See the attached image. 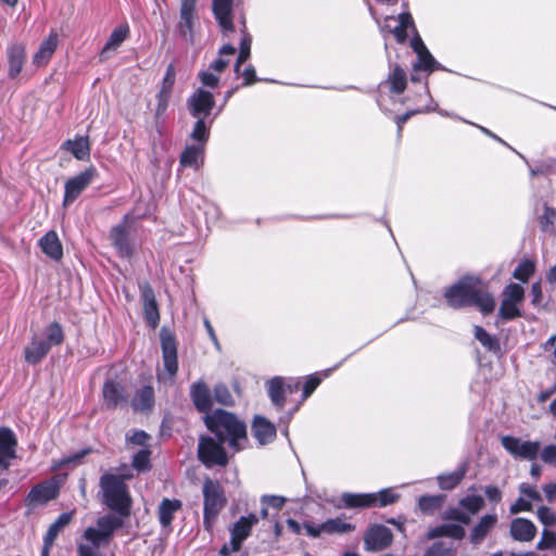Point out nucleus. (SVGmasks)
Wrapping results in <instances>:
<instances>
[{
  "label": "nucleus",
  "mask_w": 556,
  "mask_h": 556,
  "mask_svg": "<svg viewBox=\"0 0 556 556\" xmlns=\"http://www.w3.org/2000/svg\"><path fill=\"white\" fill-rule=\"evenodd\" d=\"M445 501V495H425L419 497L418 507L426 515H433Z\"/></svg>",
  "instance_id": "nucleus-39"
},
{
  "label": "nucleus",
  "mask_w": 556,
  "mask_h": 556,
  "mask_svg": "<svg viewBox=\"0 0 556 556\" xmlns=\"http://www.w3.org/2000/svg\"><path fill=\"white\" fill-rule=\"evenodd\" d=\"M236 48L226 43L218 50V58L215 59L208 66V70L219 74L224 72V70L228 66L229 60H226V55H233L236 53Z\"/></svg>",
  "instance_id": "nucleus-43"
},
{
  "label": "nucleus",
  "mask_w": 556,
  "mask_h": 556,
  "mask_svg": "<svg viewBox=\"0 0 556 556\" xmlns=\"http://www.w3.org/2000/svg\"><path fill=\"white\" fill-rule=\"evenodd\" d=\"M50 349V344L47 341L34 337L25 348V361L28 364L36 365L46 357Z\"/></svg>",
  "instance_id": "nucleus-29"
},
{
  "label": "nucleus",
  "mask_w": 556,
  "mask_h": 556,
  "mask_svg": "<svg viewBox=\"0 0 556 556\" xmlns=\"http://www.w3.org/2000/svg\"><path fill=\"white\" fill-rule=\"evenodd\" d=\"M74 517V514L72 511L68 513H62L56 520L50 525L49 529L47 530L43 539L48 540V542H54L56 538L59 536L60 532L64 530L65 527L70 525Z\"/></svg>",
  "instance_id": "nucleus-35"
},
{
  "label": "nucleus",
  "mask_w": 556,
  "mask_h": 556,
  "mask_svg": "<svg viewBox=\"0 0 556 556\" xmlns=\"http://www.w3.org/2000/svg\"><path fill=\"white\" fill-rule=\"evenodd\" d=\"M475 338L490 352L496 353L501 350L498 340L481 326H475Z\"/></svg>",
  "instance_id": "nucleus-44"
},
{
  "label": "nucleus",
  "mask_w": 556,
  "mask_h": 556,
  "mask_svg": "<svg viewBox=\"0 0 556 556\" xmlns=\"http://www.w3.org/2000/svg\"><path fill=\"white\" fill-rule=\"evenodd\" d=\"M144 318L147 324L155 329L160 323V314L157 303H144L143 304Z\"/></svg>",
  "instance_id": "nucleus-55"
},
{
  "label": "nucleus",
  "mask_w": 556,
  "mask_h": 556,
  "mask_svg": "<svg viewBox=\"0 0 556 556\" xmlns=\"http://www.w3.org/2000/svg\"><path fill=\"white\" fill-rule=\"evenodd\" d=\"M131 475L124 477L104 473L100 478V489L102 492V502L112 510L121 516H128L130 513L131 498L124 479L131 478Z\"/></svg>",
  "instance_id": "nucleus-3"
},
{
  "label": "nucleus",
  "mask_w": 556,
  "mask_h": 556,
  "mask_svg": "<svg viewBox=\"0 0 556 556\" xmlns=\"http://www.w3.org/2000/svg\"><path fill=\"white\" fill-rule=\"evenodd\" d=\"M536 516L544 526L556 523V513L547 506H540L536 510Z\"/></svg>",
  "instance_id": "nucleus-61"
},
{
  "label": "nucleus",
  "mask_w": 556,
  "mask_h": 556,
  "mask_svg": "<svg viewBox=\"0 0 556 556\" xmlns=\"http://www.w3.org/2000/svg\"><path fill=\"white\" fill-rule=\"evenodd\" d=\"M519 492L521 495L529 498V501L542 502L543 497L534 485L528 483H521L519 485Z\"/></svg>",
  "instance_id": "nucleus-63"
},
{
  "label": "nucleus",
  "mask_w": 556,
  "mask_h": 556,
  "mask_svg": "<svg viewBox=\"0 0 556 556\" xmlns=\"http://www.w3.org/2000/svg\"><path fill=\"white\" fill-rule=\"evenodd\" d=\"M41 251L54 261H60L63 256L62 243L54 230L48 231L39 240Z\"/></svg>",
  "instance_id": "nucleus-27"
},
{
  "label": "nucleus",
  "mask_w": 556,
  "mask_h": 556,
  "mask_svg": "<svg viewBox=\"0 0 556 556\" xmlns=\"http://www.w3.org/2000/svg\"><path fill=\"white\" fill-rule=\"evenodd\" d=\"M170 98H172V93H168V92L159 91L156 94L157 103H156V108H155V112H154V117H155V123H156L157 127H159V124L164 122V119H165Z\"/></svg>",
  "instance_id": "nucleus-47"
},
{
  "label": "nucleus",
  "mask_w": 556,
  "mask_h": 556,
  "mask_svg": "<svg viewBox=\"0 0 556 556\" xmlns=\"http://www.w3.org/2000/svg\"><path fill=\"white\" fill-rule=\"evenodd\" d=\"M190 137L192 140L197 141L198 144L205 146L210 137V126L206 125L205 118H197Z\"/></svg>",
  "instance_id": "nucleus-45"
},
{
  "label": "nucleus",
  "mask_w": 556,
  "mask_h": 556,
  "mask_svg": "<svg viewBox=\"0 0 556 556\" xmlns=\"http://www.w3.org/2000/svg\"><path fill=\"white\" fill-rule=\"evenodd\" d=\"M521 316L518 304L508 301H503L498 309V317L503 320H513Z\"/></svg>",
  "instance_id": "nucleus-50"
},
{
  "label": "nucleus",
  "mask_w": 556,
  "mask_h": 556,
  "mask_svg": "<svg viewBox=\"0 0 556 556\" xmlns=\"http://www.w3.org/2000/svg\"><path fill=\"white\" fill-rule=\"evenodd\" d=\"M59 485L53 480H47L34 485L25 497V506L29 511L48 504L59 496Z\"/></svg>",
  "instance_id": "nucleus-7"
},
{
  "label": "nucleus",
  "mask_w": 556,
  "mask_h": 556,
  "mask_svg": "<svg viewBox=\"0 0 556 556\" xmlns=\"http://www.w3.org/2000/svg\"><path fill=\"white\" fill-rule=\"evenodd\" d=\"M154 390L151 386H143L135 393L130 405L135 412H149L154 406Z\"/></svg>",
  "instance_id": "nucleus-30"
},
{
  "label": "nucleus",
  "mask_w": 556,
  "mask_h": 556,
  "mask_svg": "<svg viewBox=\"0 0 556 556\" xmlns=\"http://www.w3.org/2000/svg\"><path fill=\"white\" fill-rule=\"evenodd\" d=\"M397 21L399 25L392 29H388V31L394 36L395 40L399 43H404L408 37L407 30L410 29L417 33L416 26L412 17V14L408 11H404L401 14H399Z\"/></svg>",
  "instance_id": "nucleus-33"
},
{
  "label": "nucleus",
  "mask_w": 556,
  "mask_h": 556,
  "mask_svg": "<svg viewBox=\"0 0 556 556\" xmlns=\"http://www.w3.org/2000/svg\"><path fill=\"white\" fill-rule=\"evenodd\" d=\"M151 452L148 448H142L132 457L131 465L138 471H147L151 468L150 465Z\"/></svg>",
  "instance_id": "nucleus-51"
},
{
  "label": "nucleus",
  "mask_w": 556,
  "mask_h": 556,
  "mask_svg": "<svg viewBox=\"0 0 556 556\" xmlns=\"http://www.w3.org/2000/svg\"><path fill=\"white\" fill-rule=\"evenodd\" d=\"M532 510V504L529 500H526L522 496L518 497L509 507V511L513 515H517L521 511H531Z\"/></svg>",
  "instance_id": "nucleus-64"
},
{
  "label": "nucleus",
  "mask_w": 556,
  "mask_h": 556,
  "mask_svg": "<svg viewBox=\"0 0 556 556\" xmlns=\"http://www.w3.org/2000/svg\"><path fill=\"white\" fill-rule=\"evenodd\" d=\"M556 218V211L553 207L545 206L543 214L540 216V227L547 232L552 229Z\"/></svg>",
  "instance_id": "nucleus-60"
},
{
  "label": "nucleus",
  "mask_w": 556,
  "mask_h": 556,
  "mask_svg": "<svg viewBox=\"0 0 556 556\" xmlns=\"http://www.w3.org/2000/svg\"><path fill=\"white\" fill-rule=\"evenodd\" d=\"M61 149L72 153L79 161H87L90 157V142L88 136H77L74 139L65 140Z\"/></svg>",
  "instance_id": "nucleus-24"
},
{
  "label": "nucleus",
  "mask_w": 556,
  "mask_h": 556,
  "mask_svg": "<svg viewBox=\"0 0 556 556\" xmlns=\"http://www.w3.org/2000/svg\"><path fill=\"white\" fill-rule=\"evenodd\" d=\"M223 443L207 435L200 437L198 457L205 467L212 468L214 466L223 467L227 465L228 456Z\"/></svg>",
  "instance_id": "nucleus-5"
},
{
  "label": "nucleus",
  "mask_w": 556,
  "mask_h": 556,
  "mask_svg": "<svg viewBox=\"0 0 556 556\" xmlns=\"http://www.w3.org/2000/svg\"><path fill=\"white\" fill-rule=\"evenodd\" d=\"M424 556H457V547L451 542L438 541L426 549Z\"/></svg>",
  "instance_id": "nucleus-41"
},
{
  "label": "nucleus",
  "mask_w": 556,
  "mask_h": 556,
  "mask_svg": "<svg viewBox=\"0 0 556 556\" xmlns=\"http://www.w3.org/2000/svg\"><path fill=\"white\" fill-rule=\"evenodd\" d=\"M256 514L241 516L230 528V545L233 552L240 551L242 543L250 536L252 528L258 523Z\"/></svg>",
  "instance_id": "nucleus-13"
},
{
  "label": "nucleus",
  "mask_w": 556,
  "mask_h": 556,
  "mask_svg": "<svg viewBox=\"0 0 556 556\" xmlns=\"http://www.w3.org/2000/svg\"><path fill=\"white\" fill-rule=\"evenodd\" d=\"M459 504L469 513L477 514L484 506V501L479 495H468L462 498Z\"/></svg>",
  "instance_id": "nucleus-54"
},
{
  "label": "nucleus",
  "mask_w": 556,
  "mask_h": 556,
  "mask_svg": "<svg viewBox=\"0 0 556 556\" xmlns=\"http://www.w3.org/2000/svg\"><path fill=\"white\" fill-rule=\"evenodd\" d=\"M501 443L514 457L533 460L540 452V443L538 441H522L513 435H504L501 438Z\"/></svg>",
  "instance_id": "nucleus-10"
},
{
  "label": "nucleus",
  "mask_w": 556,
  "mask_h": 556,
  "mask_svg": "<svg viewBox=\"0 0 556 556\" xmlns=\"http://www.w3.org/2000/svg\"><path fill=\"white\" fill-rule=\"evenodd\" d=\"M497 522L496 515H484L481 517L480 521L473 527L470 533V542L473 545H479L483 542L488 533Z\"/></svg>",
  "instance_id": "nucleus-32"
},
{
  "label": "nucleus",
  "mask_w": 556,
  "mask_h": 556,
  "mask_svg": "<svg viewBox=\"0 0 556 556\" xmlns=\"http://www.w3.org/2000/svg\"><path fill=\"white\" fill-rule=\"evenodd\" d=\"M122 525V519L113 515H104L97 520V528L109 540H111L113 533L119 529Z\"/></svg>",
  "instance_id": "nucleus-38"
},
{
  "label": "nucleus",
  "mask_w": 556,
  "mask_h": 556,
  "mask_svg": "<svg viewBox=\"0 0 556 556\" xmlns=\"http://www.w3.org/2000/svg\"><path fill=\"white\" fill-rule=\"evenodd\" d=\"M393 542L392 531L383 525H370L364 533V549L380 552L388 548Z\"/></svg>",
  "instance_id": "nucleus-9"
},
{
  "label": "nucleus",
  "mask_w": 556,
  "mask_h": 556,
  "mask_svg": "<svg viewBox=\"0 0 556 556\" xmlns=\"http://www.w3.org/2000/svg\"><path fill=\"white\" fill-rule=\"evenodd\" d=\"M231 7L232 0H213L212 3L214 16L225 36H228L229 33L235 30L231 20Z\"/></svg>",
  "instance_id": "nucleus-20"
},
{
  "label": "nucleus",
  "mask_w": 556,
  "mask_h": 556,
  "mask_svg": "<svg viewBox=\"0 0 556 556\" xmlns=\"http://www.w3.org/2000/svg\"><path fill=\"white\" fill-rule=\"evenodd\" d=\"M388 83L390 84V90L393 93L401 94L406 89L407 76L405 71L395 65L394 68L389 73Z\"/></svg>",
  "instance_id": "nucleus-36"
},
{
  "label": "nucleus",
  "mask_w": 556,
  "mask_h": 556,
  "mask_svg": "<svg viewBox=\"0 0 556 556\" xmlns=\"http://www.w3.org/2000/svg\"><path fill=\"white\" fill-rule=\"evenodd\" d=\"M243 36L240 41V51L235 64V72L239 74L241 65L250 58L252 37L245 31V24L242 22Z\"/></svg>",
  "instance_id": "nucleus-40"
},
{
  "label": "nucleus",
  "mask_w": 556,
  "mask_h": 556,
  "mask_svg": "<svg viewBox=\"0 0 556 556\" xmlns=\"http://www.w3.org/2000/svg\"><path fill=\"white\" fill-rule=\"evenodd\" d=\"M130 216H124L123 222L114 226L111 230L110 238L112 244L122 257H130L134 253L132 245L129 240L128 220Z\"/></svg>",
  "instance_id": "nucleus-16"
},
{
  "label": "nucleus",
  "mask_w": 556,
  "mask_h": 556,
  "mask_svg": "<svg viewBox=\"0 0 556 556\" xmlns=\"http://www.w3.org/2000/svg\"><path fill=\"white\" fill-rule=\"evenodd\" d=\"M252 433L260 444L271 442L276 437L275 426L262 416H256L252 424Z\"/></svg>",
  "instance_id": "nucleus-26"
},
{
  "label": "nucleus",
  "mask_w": 556,
  "mask_h": 556,
  "mask_svg": "<svg viewBox=\"0 0 556 556\" xmlns=\"http://www.w3.org/2000/svg\"><path fill=\"white\" fill-rule=\"evenodd\" d=\"M444 520H454L458 521L462 525H469L470 517L467 513L463 511L460 508L451 507L446 509L442 516Z\"/></svg>",
  "instance_id": "nucleus-58"
},
{
  "label": "nucleus",
  "mask_w": 556,
  "mask_h": 556,
  "mask_svg": "<svg viewBox=\"0 0 556 556\" xmlns=\"http://www.w3.org/2000/svg\"><path fill=\"white\" fill-rule=\"evenodd\" d=\"M525 298L523 288L518 283H509L503 292V301L519 304Z\"/></svg>",
  "instance_id": "nucleus-49"
},
{
  "label": "nucleus",
  "mask_w": 556,
  "mask_h": 556,
  "mask_svg": "<svg viewBox=\"0 0 556 556\" xmlns=\"http://www.w3.org/2000/svg\"><path fill=\"white\" fill-rule=\"evenodd\" d=\"M215 105L212 92L198 88L187 100L189 113L194 118H206Z\"/></svg>",
  "instance_id": "nucleus-11"
},
{
  "label": "nucleus",
  "mask_w": 556,
  "mask_h": 556,
  "mask_svg": "<svg viewBox=\"0 0 556 556\" xmlns=\"http://www.w3.org/2000/svg\"><path fill=\"white\" fill-rule=\"evenodd\" d=\"M417 58L418 60L414 64L416 65V68H421L428 74L437 70H443L442 65L433 58V55L429 52L428 49L418 51Z\"/></svg>",
  "instance_id": "nucleus-42"
},
{
  "label": "nucleus",
  "mask_w": 556,
  "mask_h": 556,
  "mask_svg": "<svg viewBox=\"0 0 556 556\" xmlns=\"http://www.w3.org/2000/svg\"><path fill=\"white\" fill-rule=\"evenodd\" d=\"M400 495L394 493L392 489H383L377 493H349L341 495V502L346 508L363 507H386L395 503Z\"/></svg>",
  "instance_id": "nucleus-4"
},
{
  "label": "nucleus",
  "mask_w": 556,
  "mask_h": 556,
  "mask_svg": "<svg viewBox=\"0 0 556 556\" xmlns=\"http://www.w3.org/2000/svg\"><path fill=\"white\" fill-rule=\"evenodd\" d=\"M214 399L222 405L230 406L233 404V397L228 389V387L224 383H218L214 388Z\"/></svg>",
  "instance_id": "nucleus-53"
},
{
  "label": "nucleus",
  "mask_w": 556,
  "mask_h": 556,
  "mask_svg": "<svg viewBox=\"0 0 556 556\" xmlns=\"http://www.w3.org/2000/svg\"><path fill=\"white\" fill-rule=\"evenodd\" d=\"M536 548L540 551H556V532L544 529L541 540L536 544Z\"/></svg>",
  "instance_id": "nucleus-57"
},
{
  "label": "nucleus",
  "mask_w": 556,
  "mask_h": 556,
  "mask_svg": "<svg viewBox=\"0 0 556 556\" xmlns=\"http://www.w3.org/2000/svg\"><path fill=\"white\" fill-rule=\"evenodd\" d=\"M204 147L200 144L187 146L180 154L179 163L184 167L198 168L203 162Z\"/></svg>",
  "instance_id": "nucleus-34"
},
{
  "label": "nucleus",
  "mask_w": 556,
  "mask_h": 556,
  "mask_svg": "<svg viewBox=\"0 0 556 556\" xmlns=\"http://www.w3.org/2000/svg\"><path fill=\"white\" fill-rule=\"evenodd\" d=\"M128 35L129 27L127 24L114 28L99 54L100 62H105L110 59L111 52H114L126 40Z\"/></svg>",
  "instance_id": "nucleus-23"
},
{
  "label": "nucleus",
  "mask_w": 556,
  "mask_h": 556,
  "mask_svg": "<svg viewBox=\"0 0 556 556\" xmlns=\"http://www.w3.org/2000/svg\"><path fill=\"white\" fill-rule=\"evenodd\" d=\"M17 440L15 433L8 427L0 428V469L7 471L11 460L16 457Z\"/></svg>",
  "instance_id": "nucleus-17"
},
{
  "label": "nucleus",
  "mask_w": 556,
  "mask_h": 556,
  "mask_svg": "<svg viewBox=\"0 0 556 556\" xmlns=\"http://www.w3.org/2000/svg\"><path fill=\"white\" fill-rule=\"evenodd\" d=\"M98 173L93 166L86 168L78 175L70 178L64 186L63 205L73 203L80 193L93 181Z\"/></svg>",
  "instance_id": "nucleus-8"
},
{
  "label": "nucleus",
  "mask_w": 556,
  "mask_h": 556,
  "mask_svg": "<svg viewBox=\"0 0 556 556\" xmlns=\"http://www.w3.org/2000/svg\"><path fill=\"white\" fill-rule=\"evenodd\" d=\"M182 507V503L176 498H163L159 505L157 515L162 528L169 529L175 514Z\"/></svg>",
  "instance_id": "nucleus-25"
},
{
  "label": "nucleus",
  "mask_w": 556,
  "mask_h": 556,
  "mask_svg": "<svg viewBox=\"0 0 556 556\" xmlns=\"http://www.w3.org/2000/svg\"><path fill=\"white\" fill-rule=\"evenodd\" d=\"M534 271V265L531 261H523L518 264L514 270V278L520 281H527Z\"/></svg>",
  "instance_id": "nucleus-56"
},
{
  "label": "nucleus",
  "mask_w": 556,
  "mask_h": 556,
  "mask_svg": "<svg viewBox=\"0 0 556 556\" xmlns=\"http://www.w3.org/2000/svg\"><path fill=\"white\" fill-rule=\"evenodd\" d=\"M444 295L453 308L477 306L483 314H490L495 308L493 295L484 289L482 281L477 277H463L450 287Z\"/></svg>",
  "instance_id": "nucleus-1"
},
{
  "label": "nucleus",
  "mask_w": 556,
  "mask_h": 556,
  "mask_svg": "<svg viewBox=\"0 0 556 556\" xmlns=\"http://www.w3.org/2000/svg\"><path fill=\"white\" fill-rule=\"evenodd\" d=\"M102 397L106 409H116L118 407H125L128 404V394L125 387L112 379L104 382Z\"/></svg>",
  "instance_id": "nucleus-15"
},
{
  "label": "nucleus",
  "mask_w": 556,
  "mask_h": 556,
  "mask_svg": "<svg viewBox=\"0 0 556 556\" xmlns=\"http://www.w3.org/2000/svg\"><path fill=\"white\" fill-rule=\"evenodd\" d=\"M48 343L51 345H60L64 340L62 327L58 323L50 324L46 329Z\"/></svg>",
  "instance_id": "nucleus-52"
},
{
  "label": "nucleus",
  "mask_w": 556,
  "mask_h": 556,
  "mask_svg": "<svg viewBox=\"0 0 556 556\" xmlns=\"http://www.w3.org/2000/svg\"><path fill=\"white\" fill-rule=\"evenodd\" d=\"M509 533L515 541L531 542L536 535V527L531 520L517 517L510 522Z\"/></svg>",
  "instance_id": "nucleus-21"
},
{
  "label": "nucleus",
  "mask_w": 556,
  "mask_h": 556,
  "mask_svg": "<svg viewBox=\"0 0 556 556\" xmlns=\"http://www.w3.org/2000/svg\"><path fill=\"white\" fill-rule=\"evenodd\" d=\"M8 76L16 79L21 74L26 61V48L24 43L15 42L7 48Z\"/></svg>",
  "instance_id": "nucleus-18"
},
{
  "label": "nucleus",
  "mask_w": 556,
  "mask_h": 556,
  "mask_svg": "<svg viewBox=\"0 0 556 556\" xmlns=\"http://www.w3.org/2000/svg\"><path fill=\"white\" fill-rule=\"evenodd\" d=\"M466 534L465 529L460 525L455 523H444L433 528L428 529L426 532L427 540H434L438 538H451L454 540H462Z\"/></svg>",
  "instance_id": "nucleus-28"
},
{
  "label": "nucleus",
  "mask_w": 556,
  "mask_h": 556,
  "mask_svg": "<svg viewBox=\"0 0 556 556\" xmlns=\"http://www.w3.org/2000/svg\"><path fill=\"white\" fill-rule=\"evenodd\" d=\"M321 530L327 534H343L354 531L355 526L338 517L324 521L321 523Z\"/></svg>",
  "instance_id": "nucleus-37"
},
{
  "label": "nucleus",
  "mask_w": 556,
  "mask_h": 556,
  "mask_svg": "<svg viewBox=\"0 0 556 556\" xmlns=\"http://www.w3.org/2000/svg\"><path fill=\"white\" fill-rule=\"evenodd\" d=\"M56 46L58 35L56 33H51L49 37L41 42L38 51L34 54L33 63L36 66L46 65L53 55Z\"/></svg>",
  "instance_id": "nucleus-31"
},
{
  "label": "nucleus",
  "mask_w": 556,
  "mask_h": 556,
  "mask_svg": "<svg viewBox=\"0 0 556 556\" xmlns=\"http://www.w3.org/2000/svg\"><path fill=\"white\" fill-rule=\"evenodd\" d=\"M176 80V70L173 64H169L166 68L165 75L163 77L160 91L162 92H173V87Z\"/></svg>",
  "instance_id": "nucleus-59"
},
{
  "label": "nucleus",
  "mask_w": 556,
  "mask_h": 556,
  "mask_svg": "<svg viewBox=\"0 0 556 556\" xmlns=\"http://www.w3.org/2000/svg\"><path fill=\"white\" fill-rule=\"evenodd\" d=\"M84 539L88 542L91 543V547H93L94 549L98 551V548L102 545V544H108L109 543V539H106L98 528H94V527H89L87 528L85 531H84V534H83Z\"/></svg>",
  "instance_id": "nucleus-48"
},
{
  "label": "nucleus",
  "mask_w": 556,
  "mask_h": 556,
  "mask_svg": "<svg viewBox=\"0 0 556 556\" xmlns=\"http://www.w3.org/2000/svg\"><path fill=\"white\" fill-rule=\"evenodd\" d=\"M204 422L217 440L228 443L233 452L244 448L248 442L247 425L235 414L224 409H215L204 416Z\"/></svg>",
  "instance_id": "nucleus-2"
},
{
  "label": "nucleus",
  "mask_w": 556,
  "mask_h": 556,
  "mask_svg": "<svg viewBox=\"0 0 556 556\" xmlns=\"http://www.w3.org/2000/svg\"><path fill=\"white\" fill-rule=\"evenodd\" d=\"M464 476L465 470L462 468L450 473L440 475L438 482L442 490H452L463 480Z\"/></svg>",
  "instance_id": "nucleus-46"
},
{
  "label": "nucleus",
  "mask_w": 556,
  "mask_h": 556,
  "mask_svg": "<svg viewBox=\"0 0 556 556\" xmlns=\"http://www.w3.org/2000/svg\"><path fill=\"white\" fill-rule=\"evenodd\" d=\"M203 511H207L210 515H219L226 504L222 485L217 481L206 479L203 483Z\"/></svg>",
  "instance_id": "nucleus-12"
},
{
  "label": "nucleus",
  "mask_w": 556,
  "mask_h": 556,
  "mask_svg": "<svg viewBox=\"0 0 556 556\" xmlns=\"http://www.w3.org/2000/svg\"><path fill=\"white\" fill-rule=\"evenodd\" d=\"M162 356L165 370L174 377L178 370L177 343L175 336L165 327L160 331Z\"/></svg>",
  "instance_id": "nucleus-14"
},
{
  "label": "nucleus",
  "mask_w": 556,
  "mask_h": 556,
  "mask_svg": "<svg viewBox=\"0 0 556 556\" xmlns=\"http://www.w3.org/2000/svg\"><path fill=\"white\" fill-rule=\"evenodd\" d=\"M190 396L200 413L211 414L212 399L208 387L203 381L194 382L190 388Z\"/></svg>",
  "instance_id": "nucleus-22"
},
{
  "label": "nucleus",
  "mask_w": 556,
  "mask_h": 556,
  "mask_svg": "<svg viewBox=\"0 0 556 556\" xmlns=\"http://www.w3.org/2000/svg\"><path fill=\"white\" fill-rule=\"evenodd\" d=\"M198 0H180L179 20L176 25L177 35L189 43L194 42V30L199 24L197 13Z\"/></svg>",
  "instance_id": "nucleus-6"
},
{
  "label": "nucleus",
  "mask_w": 556,
  "mask_h": 556,
  "mask_svg": "<svg viewBox=\"0 0 556 556\" xmlns=\"http://www.w3.org/2000/svg\"><path fill=\"white\" fill-rule=\"evenodd\" d=\"M216 74L207 68L206 71L199 72L198 77L203 86L215 88L219 81V77Z\"/></svg>",
  "instance_id": "nucleus-62"
},
{
  "label": "nucleus",
  "mask_w": 556,
  "mask_h": 556,
  "mask_svg": "<svg viewBox=\"0 0 556 556\" xmlns=\"http://www.w3.org/2000/svg\"><path fill=\"white\" fill-rule=\"evenodd\" d=\"M300 382L296 381L294 384H285L283 379L281 377H274L268 383V395L271 403L278 407L282 408L286 403L285 394L286 392L292 393L299 389Z\"/></svg>",
  "instance_id": "nucleus-19"
}]
</instances>
